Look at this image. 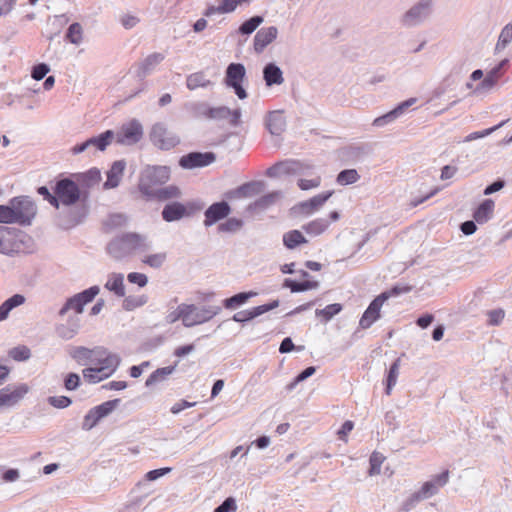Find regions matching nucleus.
I'll list each match as a JSON object with an SVG mask.
<instances>
[{
    "mask_svg": "<svg viewBox=\"0 0 512 512\" xmlns=\"http://www.w3.org/2000/svg\"><path fill=\"white\" fill-rule=\"evenodd\" d=\"M137 249H148V245L145 243V237L135 232L114 237L106 247L107 253L115 260H122Z\"/></svg>",
    "mask_w": 512,
    "mask_h": 512,
    "instance_id": "f257e3e1",
    "label": "nucleus"
},
{
    "mask_svg": "<svg viewBox=\"0 0 512 512\" xmlns=\"http://www.w3.org/2000/svg\"><path fill=\"white\" fill-rule=\"evenodd\" d=\"M170 179V168L167 166H147L140 174L138 189L146 198L157 188Z\"/></svg>",
    "mask_w": 512,
    "mask_h": 512,
    "instance_id": "f03ea898",
    "label": "nucleus"
},
{
    "mask_svg": "<svg viewBox=\"0 0 512 512\" xmlns=\"http://www.w3.org/2000/svg\"><path fill=\"white\" fill-rule=\"evenodd\" d=\"M69 355L82 366L101 365L107 357L119 356L118 354L109 352L108 349L103 346H95L93 348L76 346L70 350Z\"/></svg>",
    "mask_w": 512,
    "mask_h": 512,
    "instance_id": "7ed1b4c3",
    "label": "nucleus"
},
{
    "mask_svg": "<svg viewBox=\"0 0 512 512\" xmlns=\"http://www.w3.org/2000/svg\"><path fill=\"white\" fill-rule=\"evenodd\" d=\"M204 204L199 201H189L186 204L178 201L167 203L161 212V216L166 222L179 221L188 218L203 209Z\"/></svg>",
    "mask_w": 512,
    "mask_h": 512,
    "instance_id": "20e7f679",
    "label": "nucleus"
},
{
    "mask_svg": "<svg viewBox=\"0 0 512 512\" xmlns=\"http://www.w3.org/2000/svg\"><path fill=\"white\" fill-rule=\"evenodd\" d=\"M29 240L26 234L5 226H0V253L18 254L24 251V243Z\"/></svg>",
    "mask_w": 512,
    "mask_h": 512,
    "instance_id": "39448f33",
    "label": "nucleus"
},
{
    "mask_svg": "<svg viewBox=\"0 0 512 512\" xmlns=\"http://www.w3.org/2000/svg\"><path fill=\"white\" fill-rule=\"evenodd\" d=\"M10 206L14 210V223L22 226H28L36 216L37 207L34 201L28 196H18L12 198Z\"/></svg>",
    "mask_w": 512,
    "mask_h": 512,
    "instance_id": "423d86ee",
    "label": "nucleus"
},
{
    "mask_svg": "<svg viewBox=\"0 0 512 512\" xmlns=\"http://www.w3.org/2000/svg\"><path fill=\"white\" fill-rule=\"evenodd\" d=\"M121 359L119 356H110L104 359L101 365L87 367L82 373L84 379L92 384L99 383L109 378L119 367Z\"/></svg>",
    "mask_w": 512,
    "mask_h": 512,
    "instance_id": "0eeeda50",
    "label": "nucleus"
},
{
    "mask_svg": "<svg viewBox=\"0 0 512 512\" xmlns=\"http://www.w3.org/2000/svg\"><path fill=\"white\" fill-rule=\"evenodd\" d=\"M99 292V286L94 285L80 293L73 295L65 301L59 310L58 315L63 317L70 310L75 312L74 315L83 313L85 305L92 302L94 298L99 294Z\"/></svg>",
    "mask_w": 512,
    "mask_h": 512,
    "instance_id": "6e6552de",
    "label": "nucleus"
},
{
    "mask_svg": "<svg viewBox=\"0 0 512 512\" xmlns=\"http://www.w3.org/2000/svg\"><path fill=\"white\" fill-rule=\"evenodd\" d=\"M53 190L59 199V204L62 203L65 206H73L82 199L79 186L70 178L57 180Z\"/></svg>",
    "mask_w": 512,
    "mask_h": 512,
    "instance_id": "1a4fd4ad",
    "label": "nucleus"
},
{
    "mask_svg": "<svg viewBox=\"0 0 512 512\" xmlns=\"http://www.w3.org/2000/svg\"><path fill=\"white\" fill-rule=\"evenodd\" d=\"M149 137L152 144L161 150H170L180 143V138L161 122L152 126Z\"/></svg>",
    "mask_w": 512,
    "mask_h": 512,
    "instance_id": "9d476101",
    "label": "nucleus"
},
{
    "mask_svg": "<svg viewBox=\"0 0 512 512\" xmlns=\"http://www.w3.org/2000/svg\"><path fill=\"white\" fill-rule=\"evenodd\" d=\"M143 138V127L137 119L124 123L115 133L114 139L117 144L132 146Z\"/></svg>",
    "mask_w": 512,
    "mask_h": 512,
    "instance_id": "9b49d317",
    "label": "nucleus"
},
{
    "mask_svg": "<svg viewBox=\"0 0 512 512\" xmlns=\"http://www.w3.org/2000/svg\"><path fill=\"white\" fill-rule=\"evenodd\" d=\"M433 0H419L401 18L406 27H414L423 23L432 12Z\"/></svg>",
    "mask_w": 512,
    "mask_h": 512,
    "instance_id": "f8f14e48",
    "label": "nucleus"
},
{
    "mask_svg": "<svg viewBox=\"0 0 512 512\" xmlns=\"http://www.w3.org/2000/svg\"><path fill=\"white\" fill-rule=\"evenodd\" d=\"M187 307H189L187 310V328L210 321L222 310L220 306L214 305H207L199 308L194 304H187Z\"/></svg>",
    "mask_w": 512,
    "mask_h": 512,
    "instance_id": "ddd939ff",
    "label": "nucleus"
},
{
    "mask_svg": "<svg viewBox=\"0 0 512 512\" xmlns=\"http://www.w3.org/2000/svg\"><path fill=\"white\" fill-rule=\"evenodd\" d=\"M114 140V131L113 130H106L103 133L88 138L82 143L76 144L72 147L71 152L74 155L80 154L87 149L93 147L98 151H105L107 147L113 142Z\"/></svg>",
    "mask_w": 512,
    "mask_h": 512,
    "instance_id": "4468645a",
    "label": "nucleus"
},
{
    "mask_svg": "<svg viewBox=\"0 0 512 512\" xmlns=\"http://www.w3.org/2000/svg\"><path fill=\"white\" fill-rule=\"evenodd\" d=\"M332 195V190L322 192L306 201H302L294 205L291 211L296 215H301L305 217L310 216L316 211H318L329 200V198Z\"/></svg>",
    "mask_w": 512,
    "mask_h": 512,
    "instance_id": "2eb2a0df",
    "label": "nucleus"
},
{
    "mask_svg": "<svg viewBox=\"0 0 512 512\" xmlns=\"http://www.w3.org/2000/svg\"><path fill=\"white\" fill-rule=\"evenodd\" d=\"M215 159L216 155L213 152H190L180 158L179 165L184 169H194L206 167Z\"/></svg>",
    "mask_w": 512,
    "mask_h": 512,
    "instance_id": "dca6fc26",
    "label": "nucleus"
},
{
    "mask_svg": "<svg viewBox=\"0 0 512 512\" xmlns=\"http://www.w3.org/2000/svg\"><path fill=\"white\" fill-rule=\"evenodd\" d=\"M242 112L240 108L231 110L227 106L210 107L208 120L223 121L228 120L231 127H238L241 125Z\"/></svg>",
    "mask_w": 512,
    "mask_h": 512,
    "instance_id": "f3484780",
    "label": "nucleus"
},
{
    "mask_svg": "<svg viewBox=\"0 0 512 512\" xmlns=\"http://www.w3.org/2000/svg\"><path fill=\"white\" fill-rule=\"evenodd\" d=\"M449 481V470H444L442 473L435 475L431 480L423 483L421 488L416 493L422 500L431 498L436 495L440 488L444 487Z\"/></svg>",
    "mask_w": 512,
    "mask_h": 512,
    "instance_id": "a211bd4d",
    "label": "nucleus"
},
{
    "mask_svg": "<svg viewBox=\"0 0 512 512\" xmlns=\"http://www.w3.org/2000/svg\"><path fill=\"white\" fill-rule=\"evenodd\" d=\"M81 329V319L78 315H69L64 323L55 325V334L64 341L73 339Z\"/></svg>",
    "mask_w": 512,
    "mask_h": 512,
    "instance_id": "6ab92c4d",
    "label": "nucleus"
},
{
    "mask_svg": "<svg viewBox=\"0 0 512 512\" xmlns=\"http://www.w3.org/2000/svg\"><path fill=\"white\" fill-rule=\"evenodd\" d=\"M231 212V207L226 201L215 202L204 212V226L210 227L220 220L225 219Z\"/></svg>",
    "mask_w": 512,
    "mask_h": 512,
    "instance_id": "aec40b11",
    "label": "nucleus"
},
{
    "mask_svg": "<svg viewBox=\"0 0 512 512\" xmlns=\"http://www.w3.org/2000/svg\"><path fill=\"white\" fill-rule=\"evenodd\" d=\"M26 384H20L15 388L6 386L0 389V407H12L17 404L28 392Z\"/></svg>",
    "mask_w": 512,
    "mask_h": 512,
    "instance_id": "412c9836",
    "label": "nucleus"
},
{
    "mask_svg": "<svg viewBox=\"0 0 512 512\" xmlns=\"http://www.w3.org/2000/svg\"><path fill=\"white\" fill-rule=\"evenodd\" d=\"M509 65L508 59H503L494 68H492L486 77L475 87L474 93H479L483 90H490L495 86L497 80L502 76L503 71Z\"/></svg>",
    "mask_w": 512,
    "mask_h": 512,
    "instance_id": "4be33fe9",
    "label": "nucleus"
},
{
    "mask_svg": "<svg viewBox=\"0 0 512 512\" xmlns=\"http://www.w3.org/2000/svg\"><path fill=\"white\" fill-rule=\"evenodd\" d=\"M278 35V29L275 26L264 27L259 29L253 40V48L257 54L262 53L265 48L271 44Z\"/></svg>",
    "mask_w": 512,
    "mask_h": 512,
    "instance_id": "5701e85b",
    "label": "nucleus"
},
{
    "mask_svg": "<svg viewBox=\"0 0 512 512\" xmlns=\"http://www.w3.org/2000/svg\"><path fill=\"white\" fill-rule=\"evenodd\" d=\"M165 59V54L154 52L145 57L137 65L136 76L139 80H144L150 75L156 67Z\"/></svg>",
    "mask_w": 512,
    "mask_h": 512,
    "instance_id": "b1692460",
    "label": "nucleus"
},
{
    "mask_svg": "<svg viewBox=\"0 0 512 512\" xmlns=\"http://www.w3.org/2000/svg\"><path fill=\"white\" fill-rule=\"evenodd\" d=\"M384 296H377L369 304L367 309L364 311L359 321V326L362 329L369 328L376 320L380 318V310L383 305Z\"/></svg>",
    "mask_w": 512,
    "mask_h": 512,
    "instance_id": "393cba45",
    "label": "nucleus"
},
{
    "mask_svg": "<svg viewBox=\"0 0 512 512\" xmlns=\"http://www.w3.org/2000/svg\"><path fill=\"white\" fill-rule=\"evenodd\" d=\"M265 126L272 135H281L286 129V119L283 111L275 110L267 114Z\"/></svg>",
    "mask_w": 512,
    "mask_h": 512,
    "instance_id": "a878e982",
    "label": "nucleus"
},
{
    "mask_svg": "<svg viewBox=\"0 0 512 512\" xmlns=\"http://www.w3.org/2000/svg\"><path fill=\"white\" fill-rule=\"evenodd\" d=\"M125 167L126 161L123 159L113 162V164L107 172V180L105 181L103 187L105 189L116 188L120 184Z\"/></svg>",
    "mask_w": 512,
    "mask_h": 512,
    "instance_id": "bb28decb",
    "label": "nucleus"
},
{
    "mask_svg": "<svg viewBox=\"0 0 512 512\" xmlns=\"http://www.w3.org/2000/svg\"><path fill=\"white\" fill-rule=\"evenodd\" d=\"M246 76V69L242 63H230L226 68L224 83L227 87L243 83Z\"/></svg>",
    "mask_w": 512,
    "mask_h": 512,
    "instance_id": "cd10ccee",
    "label": "nucleus"
},
{
    "mask_svg": "<svg viewBox=\"0 0 512 512\" xmlns=\"http://www.w3.org/2000/svg\"><path fill=\"white\" fill-rule=\"evenodd\" d=\"M181 196V190L176 185H169L166 187H159L148 195L145 199L147 201L157 200L159 202L177 199Z\"/></svg>",
    "mask_w": 512,
    "mask_h": 512,
    "instance_id": "c85d7f7f",
    "label": "nucleus"
},
{
    "mask_svg": "<svg viewBox=\"0 0 512 512\" xmlns=\"http://www.w3.org/2000/svg\"><path fill=\"white\" fill-rule=\"evenodd\" d=\"M263 79L268 87L281 85L284 82L283 72L275 63H268L264 66Z\"/></svg>",
    "mask_w": 512,
    "mask_h": 512,
    "instance_id": "c756f323",
    "label": "nucleus"
},
{
    "mask_svg": "<svg viewBox=\"0 0 512 512\" xmlns=\"http://www.w3.org/2000/svg\"><path fill=\"white\" fill-rule=\"evenodd\" d=\"M255 291H247L237 293L229 298L223 300V307L228 310H235L246 304L251 298L257 296Z\"/></svg>",
    "mask_w": 512,
    "mask_h": 512,
    "instance_id": "7c9ffc66",
    "label": "nucleus"
},
{
    "mask_svg": "<svg viewBox=\"0 0 512 512\" xmlns=\"http://www.w3.org/2000/svg\"><path fill=\"white\" fill-rule=\"evenodd\" d=\"M494 201L492 199H485L474 211L473 218L478 224L488 222L494 212Z\"/></svg>",
    "mask_w": 512,
    "mask_h": 512,
    "instance_id": "2f4dec72",
    "label": "nucleus"
},
{
    "mask_svg": "<svg viewBox=\"0 0 512 512\" xmlns=\"http://www.w3.org/2000/svg\"><path fill=\"white\" fill-rule=\"evenodd\" d=\"M282 196V193L280 191H273L270 192L260 198H258L253 203L249 204L248 210L249 211H255V210H266L267 208L274 205L278 199H280Z\"/></svg>",
    "mask_w": 512,
    "mask_h": 512,
    "instance_id": "473e14b6",
    "label": "nucleus"
},
{
    "mask_svg": "<svg viewBox=\"0 0 512 512\" xmlns=\"http://www.w3.org/2000/svg\"><path fill=\"white\" fill-rule=\"evenodd\" d=\"M113 292L117 297L125 296L124 275L122 273H111L104 286Z\"/></svg>",
    "mask_w": 512,
    "mask_h": 512,
    "instance_id": "72a5a7b5",
    "label": "nucleus"
},
{
    "mask_svg": "<svg viewBox=\"0 0 512 512\" xmlns=\"http://www.w3.org/2000/svg\"><path fill=\"white\" fill-rule=\"evenodd\" d=\"M85 198H86V196L83 197L82 205L80 207L72 208L69 210V212H68L69 219L67 220L66 223L62 224L63 228L68 229V228L74 227L77 224L81 223L83 221V219L87 216L88 208L84 204Z\"/></svg>",
    "mask_w": 512,
    "mask_h": 512,
    "instance_id": "f704fd0d",
    "label": "nucleus"
},
{
    "mask_svg": "<svg viewBox=\"0 0 512 512\" xmlns=\"http://www.w3.org/2000/svg\"><path fill=\"white\" fill-rule=\"evenodd\" d=\"M210 105L205 101L187 102L184 106L185 110L194 118L208 119Z\"/></svg>",
    "mask_w": 512,
    "mask_h": 512,
    "instance_id": "c9c22d12",
    "label": "nucleus"
},
{
    "mask_svg": "<svg viewBox=\"0 0 512 512\" xmlns=\"http://www.w3.org/2000/svg\"><path fill=\"white\" fill-rule=\"evenodd\" d=\"M286 167V175H312L313 165L304 161L288 160Z\"/></svg>",
    "mask_w": 512,
    "mask_h": 512,
    "instance_id": "e433bc0d",
    "label": "nucleus"
},
{
    "mask_svg": "<svg viewBox=\"0 0 512 512\" xmlns=\"http://www.w3.org/2000/svg\"><path fill=\"white\" fill-rule=\"evenodd\" d=\"M25 302V297L21 294H14L13 296L6 299L0 305V322L5 320L11 310L22 305Z\"/></svg>",
    "mask_w": 512,
    "mask_h": 512,
    "instance_id": "4c0bfd02",
    "label": "nucleus"
},
{
    "mask_svg": "<svg viewBox=\"0 0 512 512\" xmlns=\"http://www.w3.org/2000/svg\"><path fill=\"white\" fill-rule=\"evenodd\" d=\"M319 286L318 281H302L298 282L290 278H286L283 282L284 288H289L292 293L304 292L311 289H316Z\"/></svg>",
    "mask_w": 512,
    "mask_h": 512,
    "instance_id": "58836bf2",
    "label": "nucleus"
},
{
    "mask_svg": "<svg viewBox=\"0 0 512 512\" xmlns=\"http://www.w3.org/2000/svg\"><path fill=\"white\" fill-rule=\"evenodd\" d=\"M176 366L177 363L171 366L156 369L146 379L145 385L147 387H150L155 385L156 383L164 381L169 375H171L174 372Z\"/></svg>",
    "mask_w": 512,
    "mask_h": 512,
    "instance_id": "ea45409f",
    "label": "nucleus"
},
{
    "mask_svg": "<svg viewBox=\"0 0 512 512\" xmlns=\"http://www.w3.org/2000/svg\"><path fill=\"white\" fill-rule=\"evenodd\" d=\"M189 307H187V304L182 303L178 305L174 310L168 312L165 316V321L167 324H173L177 322L178 320L182 321V324L184 327L187 328V310Z\"/></svg>",
    "mask_w": 512,
    "mask_h": 512,
    "instance_id": "a19ab883",
    "label": "nucleus"
},
{
    "mask_svg": "<svg viewBox=\"0 0 512 512\" xmlns=\"http://www.w3.org/2000/svg\"><path fill=\"white\" fill-rule=\"evenodd\" d=\"M264 17L255 15L245 20L238 28L237 33L243 36L251 35L263 23Z\"/></svg>",
    "mask_w": 512,
    "mask_h": 512,
    "instance_id": "79ce46f5",
    "label": "nucleus"
},
{
    "mask_svg": "<svg viewBox=\"0 0 512 512\" xmlns=\"http://www.w3.org/2000/svg\"><path fill=\"white\" fill-rule=\"evenodd\" d=\"M304 243H307V239L299 230H290L283 235V244L288 249H295Z\"/></svg>",
    "mask_w": 512,
    "mask_h": 512,
    "instance_id": "37998d69",
    "label": "nucleus"
},
{
    "mask_svg": "<svg viewBox=\"0 0 512 512\" xmlns=\"http://www.w3.org/2000/svg\"><path fill=\"white\" fill-rule=\"evenodd\" d=\"M211 85V81L206 78L202 71L192 73L187 76L186 86L189 90H195L199 87H208Z\"/></svg>",
    "mask_w": 512,
    "mask_h": 512,
    "instance_id": "c03bdc74",
    "label": "nucleus"
},
{
    "mask_svg": "<svg viewBox=\"0 0 512 512\" xmlns=\"http://www.w3.org/2000/svg\"><path fill=\"white\" fill-rule=\"evenodd\" d=\"M263 190L264 183L261 181H250L238 187V192L242 195V198L256 196Z\"/></svg>",
    "mask_w": 512,
    "mask_h": 512,
    "instance_id": "a18cd8bd",
    "label": "nucleus"
},
{
    "mask_svg": "<svg viewBox=\"0 0 512 512\" xmlns=\"http://www.w3.org/2000/svg\"><path fill=\"white\" fill-rule=\"evenodd\" d=\"M330 222L324 218H317L302 226L303 230L310 235H320L329 226Z\"/></svg>",
    "mask_w": 512,
    "mask_h": 512,
    "instance_id": "49530a36",
    "label": "nucleus"
},
{
    "mask_svg": "<svg viewBox=\"0 0 512 512\" xmlns=\"http://www.w3.org/2000/svg\"><path fill=\"white\" fill-rule=\"evenodd\" d=\"M120 399H113L103 402L92 408L94 414H96L101 420L111 414L120 404Z\"/></svg>",
    "mask_w": 512,
    "mask_h": 512,
    "instance_id": "de8ad7c7",
    "label": "nucleus"
},
{
    "mask_svg": "<svg viewBox=\"0 0 512 512\" xmlns=\"http://www.w3.org/2000/svg\"><path fill=\"white\" fill-rule=\"evenodd\" d=\"M400 365H401V359L400 358H397L390 365V368L388 370V375H387L386 388H385L386 395H390L391 394L392 388L397 383V378H398V375H399Z\"/></svg>",
    "mask_w": 512,
    "mask_h": 512,
    "instance_id": "09e8293b",
    "label": "nucleus"
},
{
    "mask_svg": "<svg viewBox=\"0 0 512 512\" xmlns=\"http://www.w3.org/2000/svg\"><path fill=\"white\" fill-rule=\"evenodd\" d=\"M512 41V24H506L498 37V41L495 46L496 51H501L505 49Z\"/></svg>",
    "mask_w": 512,
    "mask_h": 512,
    "instance_id": "8fccbe9b",
    "label": "nucleus"
},
{
    "mask_svg": "<svg viewBox=\"0 0 512 512\" xmlns=\"http://www.w3.org/2000/svg\"><path fill=\"white\" fill-rule=\"evenodd\" d=\"M343 307L339 303L329 304L323 309H317L315 311L316 316H321L324 322L330 321L335 315L342 311Z\"/></svg>",
    "mask_w": 512,
    "mask_h": 512,
    "instance_id": "3c124183",
    "label": "nucleus"
},
{
    "mask_svg": "<svg viewBox=\"0 0 512 512\" xmlns=\"http://www.w3.org/2000/svg\"><path fill=\"white\" fill-rule=\"evenodd\" d=\"M360 178L356 169H345L337 175V183L345 186L357 182Z\"/></svg>",
    "mask_w": 512,
    "mask_h": 512,
    "instance_id": "603ef678",
    "label": "nucleus"
},
{
    "mask_svg": "<svg viewBox=\"0 0 512 512\" xmlns=\"http://www.w3.org/2000/svg\"><path fill=\"white\" fill-rule=\"evenodd\" d=\"M412 286L403 283H397L392 286L389 290L382 292L379 296H384L383 303L391 297H396L401 294L409 293L412 290Z\"/></svg>",
    "mask_w": 512,
    "mask_h": 512,
    "instance_id": "864d4df0",
    "label": "nucleus"
},
{
    "mask_svg": "<svg viewBox=\"0 0 512 512\" xmlns=\"http://www.w3.org/2000/svg\"><path fill=\"white\" fill-rule=\"evenodd\" d=\"M244 225V221L239 218H228L225 222L219 224L218 231L226 233H235L239 231Z\"/></svg>",
    "mask_w": 512,
    "mask_h": 512,
    "instance_id": "5fc2aeb1",
    "label": "nucleus"
},
{
    "mask_svg": "<svg viewBox=\"0 0 512 512\" xmlns=\"http://www.w3.org/2000/svg\"><path fill=\"white\" fill-rule=\"evenodd\" d=\"M103 224L107 230L120 228L127 224V217L122 213H114L109 215Z\"/></svg>",
    "mask_w": 512,
    "mask_h": 512,
    "instance_id": "6e6d98bb",
    "label": "nucleus"
},
{
    "mask_svg": "<svg viewBox=\"0 0 512 512\" xmlns=\"http://www.w3.org/2000/svg\"><path fill=\"white\" fill-rule=\"evenodd\" d=\"M82 35V26L75 22L68 27L66 32V39L72 44L79 45L82 42Z\"/></svg>",
    "mask_w": 512,
    "mask_h": 512,
    "instance_id": "4d7b16f0",
    "label": "nucleus"
},
{
    "mask_svg": "<svg viewBox=\"0 0 512 512\" xmlns=\"http://www.w3.org/2000/svg\"><path fill=\"white\" fill-rule=\"evenodd\" d=\"M257 311L258 310L256 309V307H253L248 310H242V311L235 313L231 319L235 322L244 324V323H247V322L253 320L254 318L260 316L259 312H257Z\"/></svg>",
    "mask_w": 512,
    "mask_h": 512,
    "instance_id": "13d9d810",
    "label": "nucleus"
},
{
    "mask_svg": "<svg viewBox=\"0 0 512 512\" xmlns=\"http://www.w3.org/2000/svg\"><path fill=\"white\" fill-rule=\"evenodd\" d=\"M9 356L15 361H26L31 356V351L27 346L21 345L12 348L9 351Z\"/></svg>",
    "mask_w": 512,
    "mask_h": 512,
    "instance_id": "bf43d9fd",
    "label": "nucleus"
},
{
    "mask_svg": "<svg viewBox=\"0 0 512 512\" xmlns=\"http://www.w3.org/2000/svg\"><path fill=\"white\" fill-rule=\"evenodd\" d=\"M167 255L165 252L147 255L142 261L152 268H160L166 261Z\"/></svg>",
    "mask_w": 512,
    "mask_h": 512,
    "instance_id": "052dcab7",
    "label": "nucleus"
},
{
    "mask_svg": "<svg viewBox=\"0 0 512 512\" xmlns=\"http://www.w3.org/2000/svg\"><path fill=\"white\" fill-rule=\"evenodd\" d=\"M384 456L379 452H373L370 456L369 463H370V469H369V475H377L380 474L381 471V465L384 461Z\"/></svg>",
    "mask_w": 512,
    "mask_h": 512,
    "instance_id": "680f3d73",
    "label": "nucleus"
},
{
    "mask_svg": "<svg viewBox=\"0 0 512 512\" xmlns=\"http://www.w3.org/2000/svg\"><path fill=\"white\" fill-rule=\"evenodd\" d=\"M48 403L58 409H64L72 404L71 398L67 396H50L47 399Z\"/></svg>",
    "mask_w": 512,
    "mask_h": 512,
    "instance_id": "e2e57ef3",
    "label": "nucleus"
},
{
    "mask_svg": "<svg viewBox=\"0 0 512 512\" xmlns=\"http://www.w3.org/2000/svg\"><path fill=\"white\" fill-rule=\"evenodd\" d=\"M14 210L10 206V202L7 205H0V223L3 224H13L14 220Z\"/></svg>",
    "mask_w": 512,
    "mask_h": 512,
    "instance_id": "0e129e2a",
    "label": "nucleus"
},
{
    "mask_svg": "<svg viewBox=\"0 0 512 512\" xmlns=\"http://www.w3.org/2000/svg\"><path fill=\"white\" fill-rule=\"evenodd\" d=\"M81 383L80 376L77 373L70 372L64 378V387L68 391L76 390Z\"/></svg>",
    "mask_w": 512,
    "mask_h": 512,
    "instance_id": "69168bd1",
    "label": "nucleus"
},
{
    "mask_svg": "<svg viewBox=\"0 0 512 512\" xmlns=\"http://www.w3.org/2000/svg\"><path fill=\"white\" fill-rule=\"evenodd\" d=\"M49 71V65H47L46 63H38L33 66L31 71V77L36 81H40L48 74Z\"/></svg>",
    "mask_w": 512,
    "mask_h": 512,
    "instance_id": "338daca9",
    "label": "nucleus"
},
{
    "mask_svg": "<svg viewBox=\"0 0 512 512\" xmlns=\"http://www.w3.org/2000/svg\"><path fill=\"white\" fill-rule=\"evenodd\" d=\"M237 504L233 497H227L213 512H235Z\"/></svg>",
    "mask_w": 512,
    "mask_h": 512,
    "instance_id": "774afa93",
    "label": "nucleus"
}]
</instances>
